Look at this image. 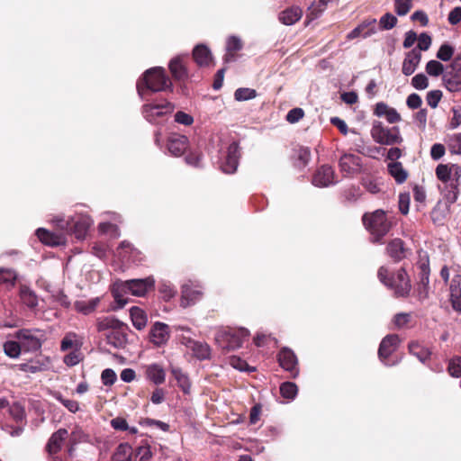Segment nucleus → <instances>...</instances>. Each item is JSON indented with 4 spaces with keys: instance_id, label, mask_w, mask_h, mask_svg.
<instances>
[{
    "instance_id": "7",
    "label": "nucleus",
    "mask_w": 461,
    "mask_h": 461,
    "mask_svg": "<svg viewBox=\"0 0 461 461\" xmlns=\"http://www.w3.org/2000/svg\"><path fill=\"white\" fill-rule=\"evenodd\" d=\"M15 338L19 340L23 350L35 352L41 348L44 341V333L41 330L23 329L16 332Z\"/></svg>"
},
{
    "instance_id": "32",
    "label": "nucleus",
    "mask_w": 461,
    "mask_h": 461,
    "mask_svg": "<svg viewBox=\"0 0 461 461\" xmlns=\"http://www.w3.org/2000/svg\"><path fill=\"white\" fill-rule=\"evenodd\" d=\"M99 303L100 298L95 297L88 301H77L75 302L74 307L77 312L84 315H88L95 311Z\"/></svg>"
},
{
    "instance_id": "57",
    "label": "nucleus",
    "mask_w": 461,
    "mask_h": 461,
    "mask_svg": "<svg viewBox=\"0 0 461 461\" xmlns=\"http://www.w3.org/2000/svg\"><path fill=\"white\" fill-rule=\"evenodd\" d=\"M375 19H369L364 21L362 23H360L357 27H356L354 30H352L347 36L348 40H353L355 38H357L359 36L363 37V31L366 30L368 25H374Z\"/></svg>"
},
{
    "instance_id": "25",
    "label": "nucleus",
    "mask_w": 461,
    "mask_h": 461,
    "mask_svg": "<svg viewBox=\"0 0 461 461\" xmlns=\"http://www.w3.org/2000/svg\"><path fill=\"white\" fill-rule=\"evenodd\" d=\"M10 415L13 419L20 423L17 425L10 433L13 437H16L22 434L23 430V425L25 424V411L20 403H14L9 409Z\"/></svg>"
},
{
    "instance_id": "33",
    "label": "nucleus",
    "mask_w": 461,
    "mask_h": 461,
    "mask_svg": "<svg viewBox=\"0 0 461 461\" xmlns=\"http://www.w3.org/2000/svg\"><path fill=\"white\" fill-rule=\"evenodd\" d=\"M20 298L23 303L30 309H34L38 306V296L26 285L20 286Z\"/></svg>"
},
{
    "instance_id": "16",
    "label": "nucleus",
    "mask_w": 461,
    "mask_h": 461,
    "mask_svg": "<svg viewBox=\"0 0 461 461\" xmlns=\"http://www.w3.org/2000/svg\"><path fill=\"white\" fill-rule=\"evenodd\" d=\"M280 366L291 373L292 377L295 378L299 375L297 367L298 361L295 354L288 348H284L278 354Z\"/></svg>"
},
{
    "instance_id": "51",
    "label": "nucleus",
    "mask_w": 461,
    "mask_h": 461,
    "mask_svg": "<svg viewBox=\"0 0 461 461\" xmlns=\"http://www.w3.org/2000/svg\"><path fill=\"white\" fill-rule=\"evenodd\" d=\"M426 72L432 77H438L444 72V66L437 60H429L426 65Z\"/></svg>"
},
{
    "instance_id": "46",
    "label": "nucleus",
    "mask_w": 461,
    "mask_h": 461,
    "mask_svg": "<svg viewBox=\"0 0 461 461\" xmlns=\"http://www.w3.org/2000/svg\"><path fill=\"white\" fill-rule=\"evenodd\" d=\"M77 336L76 333L69 332L65 335V337L61 340L60 348L62 351H67L73 348H79L81 346V342L77 339Z\"/></svg>"
},
{
    "instance_id": "8",
    "label": "nucleus",
    "mask_w": 461,
    "mask_h": 461,
    "mask_svg": "<svg viewBox=\"0 0 461 461\" xmlns=\"http://www.w3.org/2000/svg\"><path fill=\"white\" fill-rule=\"evenodd\" d=\"M371 135L375 142L383 145L399 144L402 141L398 127H384L381 122L374 123Z\"/></svg>"
},
{
    "instance_id": "43",
    "label": "nucleus",
    "mask_w": 461,
    "mask_h": 461,
    "mask_svg": "<svg viewBox=\"0 0 461 461\" xmlns=\"http://www.w3.org/2000/svg\"><path fill=\"white\" fill-rule=\"evenodd\" d=\"M110 424L115 430L126 431L128 430L131 434H137L138 429L136 427H130L127 420L122 417H116L111 420Z\"/></svg>"
},
{
    "instance_id": "29",
    "label": "nucleus",
    "mask_w": 461,
    "mask_h": 461,
    "mask_svg": "<svg viewBox=\"0 0 461 461\" xmlns=\"http://www.w3.org/2000/svg\"><path fill=\"white\" fill-rule=\"evenodd\" d=\"M388 255L396 262L406 257V249L401 239L393 240L386 248Z\"/></svg>"
},
{
    "instance_id": "9",
    "label": "nucleus",
    "mask_w": 461,
    "mask_h": 461,
    "mask_svg": "<svg viewBox=\"0 0 461 461\" xmlns=\"http://www.w3.org/2000/svg\"><path fill=\"white\" fill-rule=\"evenodd\" d=\"M173 109L174 106L167 101L146 104L142 107V114L149 122H156L158 118L170 113Z\"/></svg>"
},
{
    "instance_id": "31",
    "label": "nucleus",
    "mask_w": 461,
    "mask_h": 461,
    "mask_svg": "<svg viewBox=\"0 0 461 461\" xmlns=\"http://www.w3.org/2000/svg\"><path fill=\"white\" fill-rule=\"evenodd\" d=\"M387 169L392 177L398 184H402L408 177V172L403 168L401 162H390L387 165Z\"/></svg>"
},
{
    "instance_id": "6",
    "label": "nucleus",
    "mask_w": 461,
    "mask_h": 461,
    "mask_svg": "<svg viewBox=\"0 0 461 461\" xmlns=\"http://www.w3.org/2000/svg\"><path fill=\"white\" fill-rule=\"evenodd\" d=\"M249 336V331L245 328L230 329L219 332L216 336V341L221 348L230 351L240 348L243 342L248 339Z\"/></svg>"
},
{
    "instance_id": "35",
    "label": "nucleus",
    "mask_w": 461,
    "mask_h": 461,
    "mask_svg": "<svg viewBox=\"0 0 461 461\" xmlns=\"http://www.w3.org/2000/svg\"><path fill=\"white\" fill-rule=\"evenodd\" d=\"M107 343L114 347L115 348H120L124 347L127 342V336L115 329L111 330L106 336Z\"/></svg>"
},
{
    "instance_id": "11",
    "label": "nucleus",
    "mask_w": 461,
    "mask_h": 461,
    "mask_svg": "<svg viewBox=\"0 0 461 461\" xmlns=\"http://www.w3.org/2000/svg\"><path fill=\"white\" fill-rule=\"evenodd\" d=\"M68 432L66 429H59L54 432L49 439L47 444V451L50 461H64V459L58 455L60 451L64 441L67 439Z\"/></svg>"
},
{
    "instance_id": "4",
    "label": "nucleus",
    "mask_w": 461,
    "mask_h": 461,
    "mask_svg": "<svg viewBox=\"0 0 461 461\" xmlns=\"http://www.w3.org/2000/svg\"><path fill=\"white\" fill-rule=\"evenodd\" d=\"M377 276L380 282L393 291L397 297H405L411 292V282L403 268L399 269L395 274H391L389 269L383 266L378 269Z\"/></svg>"
},
{
    "instance_id": "2",
    "label": "nucleus",
    "mask_w": 461,
    "mask_h": 461,
    "mask_svg": "<svg viewBox=\"0 0 461 461\" xmlns=\"http://www.w3.org/2000/svg\"><path fill=\"white\" fill-rule=\"evenodd\" d=\"M154 285L155 279L153 276L126 280L114 285L113 294L119 307L122 308L127 303V300L122 298V293L140 297L144 296L149 290L153 289Z\"/></svg>"
},
{
    "instance_id": "48",
    "label": "nucleus",
    "mask_w": 461,
    "mask_h": 461,
    "mask_svg": "<svg viewBox=\"0 0 461 461\" xmlns=\"http://www.w3.org/2000/svg\"><path fill=\"white\" fill-rule=\"evenodd\" d=\"M298 392L297 385L292 382H285L280 385V393L284 398L293 400Z\"/></svg>"
},
{
    "instance_id": "42",
    "label": "nucleus",
    "mask_w": 461,
    "mask_h": 461,
    "mask_svg": "<svg viewBox=\"0 0 461 461\" xmlns=\"http://www.w3.org/2000/svg\"><path fill=\"white\" fill-rule=\"evenodd\" d=\"M19 369L23 372L38 373L46 370V362L41 360H31L27 363L20 364Z\"/></svg>"
},
{
    "instance_id": "30",
    "label": "nucleus",
    "mask_w": 461,
    "mask_h": 461,
    "mask_svg": "<svg viewBox=\"0 0 461 461\" xmlns=\"http://www.w3.org/2000/svg\"><path fill=\"white\" fill-rule=\"evenodd\" d=\"M146 375L149 380L155 384H161L165 382L166 373L164 368L158 364H151L146 367Z\"/></svg>"
},
{
    "instance_id": "50",
    "label": "nucleus",
    "mask_w": 461,
    "mask_h": 461,
    "mask_svg": "<svg viewBox=\"0 0 461 461\" xmlns=\"http://www.w3.org/2000/svg\"><path fill=\"white\" fill-rule=\"evenodd\" d=\"M413 0H394V10L399 16H403L409 13L412 7Z\"/></svg>"
},
{
    "instance_id": "41",
    "label": "nucleus",
    "mask_w": 461,
    "mask_h": 461,
    "mask_svg": "<svg viewBox=\"0 0 461 461\" xmlns=\"http://www.w3.org/2000/svg\"><path fill=\"white\" fill-rule=\"evenodd\" d=\"M409 350L411 354L417 357L420 362H425L430 356L429 348L422 347L418 342H411L409 345Z\"/></svg>"
},
{
    "instance_id": "40",
    "label": "nucleus",
    "mask_w": 461,
    "mask_h": 461,
    "mask_svg": "<svg viewBox=\"0 0 461 461\" xmlns=\"http://www.w3.org/2000/svg\"><path fill=\"white\" fill-rule=\"evenodd\" d=\"M132 449L127 443L120 444L113 456V461H131Z\"/></svg>"
},
{
    "instance_id": "14",
    "label": "nucleus",
    "mask_w": 461,
    "mask_h": 461,
    "mask_svg": "<svg viewBox=\"0 0 461 461\" xmlns=\"http://www.w3.org/2000/svg\"><path fill=\"white\" fill-rule=\"evenodd\" d=\"M399 343L400 339L396 334L387 335L381 341L378 348V357L385 366L391 365L387 359L391 354L396 350Z\"/></svg>"
},
{
    "instance_id": "27",
    "label": "nucleus",
    "mask_w": 461,
    "mask_h": 461,
    "mask_svg": "<svg viewBox=\"0 0 461 461\" xmlns=\"http://www.w3.org/2000/svg\"><path fill=\"white\" fill-rule=\"evenodd\" d=\"M303 16V10L299 6H292L278 14V20L285 25H293Z\"/></svg>"
},
{
    "instance_id": "55",
    "label": "nucleus",
    "mask_w": 461,
    "mask_h": 461,
    "mask_svg": "<svg viewBox=\"0 0 461 461\" xmlns=\"http://www.w3.org/2000/svg\"><path fill=\"white\" fill-rule=\"evenodd\" d=\"M454 54V49L447 43H444L440 46L437 52V58L442 61H448L451 59Z\"/></svg>"
},
{
    "instance_id": "60",
    "label": "nucleus",
    "mask_w": 461,
    "mask_h": 461,
    "mask_svg": "<svg viewBox=\"0 0 461 461\" xmlns=\"http://www.w3.org/2000/svg\"><path fill=\"white\" fill-rule=\"evenodd\" d=\"M411 85L414 88L418 90L426 89L429 86V80L427 77L420 73L414 76L411 79Z\"/></svg>"
},
{
    "instance_id": "5",
    "label": "nucleus",
    "mask_w": 461,
    "mask_h": 461,
    "mask_svg": "<svg viewBox=\"0 0 461 461\" xmlns=\"http://www.w3.org/2000/svg\"><path fill=\"white\" fill-rule=\"evenodd\" d=\"M362 221L371 235L372 242H380L391 229V222L387 220L385 212L380 209L365 213Z\"/></svg>"
},
{
    "instance_id": "19",
    "label": "nucleus",
    "mask_w": 461,
    "mask_h": 461,
    "mask_svg": "<svg viewBox=\"0 0 461 461\" xmlns=\"http://www.w3.org/2000/svg\"><path fill=\"white\" fill-rule=\"evenodd\" d=\"M167 147L171 155L180 157L188 147V139L185 135L173 133L168 137Z\"/></svg>"
},
{
    "instance_id": "38",
    "label": "nucleus",
    "mask_w": 461,
    "mask_h": 461,
    "mask_svg": "<svg viewBox=\"0 0 461 461\" xmlns=\"http://www.w3.org/2000/svg\"><path fill=\"white\" fill-rule=\"evenodd\" d=\"M169 69L173 77L176 79L181 80L187 77L186 69L180 57H176L170 61Z\"/></svg>"
},
{
    "instance_id": "12",
    "label": "nucleus",
    "mask_w": 461,
    "mask_h": 461,
    "mask_svg": "<svg viewBox=\"0 0 461 461\" xmlns=\"http://www.w3.org/2000/svg\"><path fill=\"white\" fill-rule=\"evenodd\" d=\"M71 223L70 234H74L77 240H83L92 226L93 220L86 214H76L71 216Z\"/></svg>"
},
{
    "instance_id": "52",
    "label": "nucleus",
    "mask_w": 461,
    "mask_h": 461,
    "mask_svg": "<svg viewBox=\"0 0 461 461\" xmlns=\"http://www.w3.org/2000/svg\"><path fill=\"white\" fill-rule=\"evenodd\" d=\"M447 370L453 377H461V357H455L450 359Z\"/></svg>"
},
{
    "instance_id": "26",
    "label": "nucleus",
    "mask_w": 461,
    "mask_h": 461,
    "mask_svg": "<svg viewBox=\"0 0 461 461\" xmlns=\"http://www.w3.org/2000/svg\"><path fill=\"white\" fill-rule=\"evenodd\" d=\"M243 43L240 37L231 35L226 40V53L223 57V60L226 63L233 62L236 60L235 52L242 50Z\"/></svg>"
},
{
    "instance_id": "24",
    "label": "nucleus",
    "mask_w": 461,
    "mask_h": 461,
    "mask_svg": "<svg viewBox=\"0 0 461 461\" xmlns=\"http://www.w3.org/2000/svg\"><path fill=\"white\" fill-rule=\"evenodd\" d=\"M421 59V53L418 49H413L409 51L402 62V71L405 76L412 75Z\"/></svg>"
},
{
    "instance_id": "34",
    "label": "nucleus",
    "mask_w": 461,
    "mask_h": 461,
    "mask_svg": "<svg viewBox=\"0 0 461 461\" xmlns=\"http://www.w3.org/2000/svg\"><path fill=\"white\" fill-rule=\"evenodd\" d=\"M130 315L132 325L139 330L144 329L147 325L148 318L145 312L136 306H133L130 310Z\"/></svg>"
},
{
    "instance_id": "63",
    "label": "nucleus",
    "mask_w": 461,
    "mask_h": 461,
    "mask_svg": "<svg viewBox=\"0 0 461 461\" xmlns=\"http://www.w3.org/2000/svg\"><path fill=\"white\" fill-rule=\"evenodd\" d=\"M101 379L104 385H113L117 380V375L113 369L106 368L102 372Z\"/></svg>"
},
{
    "instance_id": "44",
    "label": "nucleus",
    "mask_w": 461,
    "mask_h": 461,
    "mask_svg": "<svg viewBox=\"0 0 461 461\" xmlns=\"http://www.w3.org/2000/svg\"><path fill=\"white\" fill-rule=\"evenodd\" d=\"M98 230L99 232L110 235L112 238H118L120 236L118 226L109 221H104L100 222L98 225Z\"/></svg>"
},
{
    "instance_id": "45",
    "label": "nucleus",
    "mask_w": 461,
    "mask_h": 461,
    "mask_svg": "<svg viewBox=\"0 0 461 461\" xmlns=\"http://www.w3.org/2000/svg\"><path fill=\"white\" fill-rule=\"evenodd\" d=\"M17 279V274L11 268H0V283L7 286H14Z\"/></svg>"
},
{
    "instance_id": "28",
    "label": "nucleus",
    "mask_w": 461,
    "mask_h": 461,
    "mask_svg": "<svg viewBox=\"0 0 461 461\" xmlns=\"http://www.w3.org/2000/svg\"><path fill=\"white\" fill-rule=\"evenodd\" d=\"M194 61L198 66H209L212 60V56L209 48L204 44L197 45L193 50Z\"/></svg>"
},
{
    "instance_id": "39",
    "label": "nucleus",
    "mask_w": 461,
    "mask_h": 461,
    "mask_svg": "<svg viewBox=\"0 0 461 461\" xmlns=\"http://www.w3.org/2000/svg\"><path fill=\"white\" fill-rule=\"evenodd\" d=\"M172 374L177 382L178 386L184 393H189L191 389V383L189 377L180 368H173Z\"/></svg>"
},
{
    "instance_id": "20",
    "label": "nucleus",
    "mask_w": 461,
    "mask_h": 461,
    "mask_svg": "<svg viewBox=\"0 0 461 461\" xmlns=\"http://www.w3.org/2000/svg\"><path fill=\"white\" fill-rule=\"evenodd\" d=\"M340 170L348 175H354L361 170V158L354 154L345 153L339 159Z\"/></svg>"
},
{
    "instance_id": "15",
    "label": "nucleus",
    "mask_w": 461,
    "mask_h": 461,
    "mask_svg": "<svg viewBox=\"0 0 461 461\" xmlns=\"http://www.w3.org/2000/svg\"><path fill=\"white\" fill-rule=\"evenodd\" d=\"M312 185L317 187H328L335 185V174L330 166L323 165L320 167L312 176Z\"/></svg>"
},
{
    "instance_id": "54",
    "label": "nucleus",
    "mask_w": 461,
    "mask_h": 461,
    "mask_svg": "<svg viewBox=\"0 0 461 461\" xmlns=\"http://www.w3.org/2000/svg\"><path fill=\"white\" fill-rule=\"evenodd\" d=\"M397 23V18L390 13L384 14L379 21L380 28L383 30L393 29Z\"/></svg>"
},
{
    "instance_id": "37",
    "label": "nucleus",
    "mask_w": 461,
    "mask_h": 461,
    "mask_svg": "<svg viewBox=\"0 0 461 461\" xmlns=\"http://www.w3.org/2000/svg\"><path fill=\"white\" fill-rule=\"evenodd\" d=\"M447 204H443V202H438L431 212V220L436 224H442L446 216L449 213Z\"/></svg>"
},
{
    "instance_id": "62",
    "label": "nucleus",
    "mask_w": 461,
    "mask_h": 461,
    "mask_svg": "<svg viewBox=\"0 0 461 461\" xmlns=\"http://www.w3.org/2000/svg\"><path fill=\"white\" fill-rule=\"evenodd\" d=\"M436 175L439 180L447 183L450 179L451 169L447 165L439 164L436 168Z\"/></svg>"
},
{
    "instance_id": "61",
    "label": "nucleus",
    "mask_w": 461,
    "mask_h": 461,
    "mask_svg": "<svg viewBox=\"0 0 461 461\" xmlns=\"http://www.w3.org/2000/svg\"><path fill=\"white\" fill-rule=\"evenodd\" d=\"M411 203V196L409 193H402L399 194V210L402 214H407L409 212Z\"/></svg>"
},
{
    "instance_id": "21",
    "label": "nucleus",
    "mask_w": 461,
    "mask_h": 461,
    "mask_svg": "<svg viewBox=\"0 0 461 461\" xmlns=\"http://www.w3.org/2000/svg\"><path fill=\"white\" fill-rule=\"evenodd\" d=\"M151 342L160 347L165 345L169 339V327L167 324L157 321L150 330Z\"/></svg>"
},
{
    "instance_id": "3",
    "label": "nucleus",
    "mask_w": 461,
    "mask_h": 461,
    "mask_svg": "<svg viewBox=\"0 0 461 461\" xmlns=\"http://www.w3.org/2000/svg\"><path fill=\"white\" fill-rule=\"evenodd\" d=\"M51 222L61 230V232H51L44 228L36 230L38 239L44 244L51 247L64 245L67 242V234H70L71 216L66 218L59 214L51 219Z\"/></svg>"
},
{
    "instance_id": "36",
    "label": "nucleus",
    "mask_w": 461,
    "mask_h": 461,
    "mask_svg": "<svg viewBox=\"0 0 461 461\" xmlns=\"http://www.w3.org/2000/svg\"><path fill=\"white\" fill-rule=\"evenodd\" d=\"M121 325L122 322L112 316L98 318L96 320V329L98 331H104L106 330H113L115 329H119Z\"/></svg>"
},
{
    "instance_id": "23",
    "label": "nucleus",
    "mask_w": 461,
    "mask_h": 461,
    "mask_svg": "<svg viewBox=\"0 0 461 461\" xmlns=\"http://www.w3.org/2000/svg\"><path fill=\"white\" fill-rule=\"evenodd\" d=\"M450 301L454 310L461 312V274L455 275L449 284Z\"/></svg>"
},
{
    "instance_id": "1",
    "label": "nucleus",
    "mask_w": 461,
    "mask_h": 461,
    "mask_svg": "<svg viewBox=\"0 0 461 461\" xmlns=\"http://www.w3.org/2000/svg\"><path fill=\"white\" fill-rule=\"evenodd\" d=\"M171 86V82L161 67L148 69L137 82L138 94L142 100H149V93L161 92Z\"/></svg>"
},
{
    "instance_id": "22",
    "label": "nucleus",
    "mask_w": 461,
    "mask_h": 461,
    "mask_svg": "<svg viewBox=\"0 0 461 461\" xmlns=\"http://www.w3.org/2000/svg\"><path fill=\"white\" fill-rule=\"evenodd\" d=\"M456 65L455 61L451 65V70L444 73L442 77L443 84L449 92L461 91V74L456 71Z\"/></svg>"
},
{
    "instance_id": "56",
    "label": "nucleus",
    "mask_w": 461,
    "mask_h": 461,
    "mask_svg": "<svg viewBox=\"0 0 461 461\" xmlns=\"http://www.w3.org/2000/svg\"><path fill=\"white\" fill-rule=\"evenodd\" d=\"M323 8L318 6L317 4L313 3L307 11L305 23L308 25L310 23L319 18L323 14Z\"/></svg>"
},
{
    "instance_id": "13",
    "label": "nucleus",
    "mask_w": 461,
    "mask_h": 461,
    "mask_svg": "<svg viewBox=\"0 0 461 461\" xmlns=\"http://www.w3.org/2000/svg\"><path fill=\"white\" fill-rule=\"evenodd\" d=\"M240 158V148L238 143L232 142L229 145L226 155L223 158V161L221 164V168L222 172L226 174H233L239 165Z\"/></svg>"
},
{
    "instance_id": "59",
    "label": "nucleus",
    "mask_w": 461,
    "mask_h": 461,
    "mask_svg": "<svg viewBox=\"0 0 461 461\" xmlns=\"http://www.w3.org/2000/svg\"><path fill=\"white\" fill-rule=\"evenodd\" d=\"M458 197V189L456 185H451L450 188L446 192L444 198L445 202L443 204H447L450 209V205L453 204Z\"/></svg>"
},
{
    "instance_id": "10",
    "label": "nucleus",
    "mask_w": 461,
    "mask_h": 461,
    "mask_svg": "<svg viewBox=\"0 0 461 461\" xmlns=\"http://www.w3.org/2000/svg\"><path fill=\"white\" fill-rule=\"evenodd\" d=\"M180 343L190 350L193 356L199 360L210 358L211 348L205 342L197 341L190 337L181 335L179 337Z\"/></svg>"
},
{
    "instance_id": "18",
    "label": "nucleus",
    "mask_w": 461,
    "mask_h": 461,
    "mask_svg": "<svg viewBox=\"0 0 461 461\" xmlns=\"http://www.w3.org/2000/svg\"><path fill=\"white\" fill-rule=\"evenodd\" d=\"M203 292L201 289L194 287L191 284L182 285L180 305L183 308L189 307L201 300Z\"/></svg>"
},
{
    "instance_id": "58",
    "label": "nucleus",
    "mask_w": 461,
    "mask_h": 461,
    "mask_svg": "<svg viewBox=\"0 0 461 461\" xmlns=\"http://www.w3.org/2000/svg\"><path fill=\"white\" fill-rule=\"evenodd\" d=\"M448 147L452 153L461 155V133L453 134L449 137Z\"/></svg>"
},
{
    "instance_id": "49",
    "label": "nucleus",
    "mask_w": 461,
    "mask_h": 461,
    "mask_svg": "<svg viewBox=\"0 0 461 461\" xmlns=\"http://www.w3.org/2000/svg\"><path fill=\"white\" fill-rule=\"evenodd\" d=\"M256 96L257 92L255 89L252 88L240 87L238 88L234 93L235 100L239 102L251 100Z\"/></svg>"
},
{
    "instance_id": "17",
    "label": "nucleus",
    "mask_w": 461,
    "mask_h": 461,
    "mask_svg": "<svg viewBox=\"0 0 461 461\" xmlns=\"http://www.w3.org/2000/svg\"><path fill=\"white\" fill-rule=\"evenodd\" d=\"M117 256L127 264H137L141 260L140 253L128 241H122L117 249Z\"/></svg>"
},
{
    "instance_id": "64",
    "label": "nucleus",
    "mask_w": 461,
    "mask_h": 461,
    "mask_svg": "<svg viewBox=\"0 0 461 461\" xmlns=\"http://www.w3.org/2000/svg\"><path fill=\"white\" fill-rule=\"evenodd\" d=\"M442 97L440 90H432L427 94L426 100L431 108H436Z\"/></svg>"
},
{
    "instance_id": "53",
    "label": "nucleus",
    "mask_w": 461,
    "mask_h": 461,
    "mask_svg": "<svg viewBox=\"0 0 461 461\" xmlns=\"http://www.w3.org/2000/svg\"><path fill=\"white\" fill-rule=\"evenodd\" d=\"M158 291L165 301H169L176 294V290L169 283L160 284Z\"/></svg>"
},
{
    "instance_id": "47",
    "label": "nucleus",
    "mask_w": 461,
    "mask_h": 461,
    "mask_svg": "<svg viewBox=\"0 0 461 461\" xmlns=\"http://www.w3.org/2000/svg\"><path fill=\"white\" fill-rule=\"evenodd\" d=\"M3 347L5 354L11 358H17L21 354L22 347L19 341L8 340Z\"/></svg>"
}]
</instances>
